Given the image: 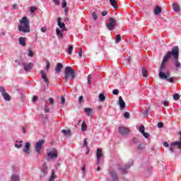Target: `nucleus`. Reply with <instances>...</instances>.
<instances>
[{
	"mask_svg": "<svg viewBox=\"0 0 181 181\" xmlns=\"http://www.w3.org/2000/svg\"><path fill=\"white\" fill-rule=\"evenodd\" d=\"M170 59V53H166V54L163 57V62L161 63L160 67V73H159V77L161 79L163 78H168V77H170V74H169V72H165L166 71V62H168Z\"/></svg>",
	"mask_w": 181,
	"mask_h": 181,
	"instance_id": "1",
	"label": "nucleus"
},
{
	"mask_svg": "<svg viewBox=\"0 0 181 181\" xmlns=\"http://www.w3.org/2000/svg\"><path fill=\"white\" fill-rule=\"evenodd\" d=\"M18 30L23 33H29L30 32V22L28 17L24 16L20 20Z\"/></svg>",
	"mask_w": 181,
	"mask_h": 181,
	"instance_id": "2",
	"label": "nucleus"
},
{
	"mask_svg": "<svg viewBox=\"0 0 181 181\" xmlns=\"http://www.w3.org/2000/svg\"><path fill=\"white\" fill-rule=\"evenodd\" d=\"M167 53H170V59H175V66L176 68V70H179V69H181V64L179 62V47L174 46L171 51H168Z\"/></svg>",
	"mask_w": 181,
	"mask_h": 181,
	"instance_id": "3",
	"label": "nucleus"
},
{
	"mask_svg": "<svg viewBox=\"0 0 181 181\" xmlns=\"http://www.w3.org/2000/svg\"><path fill=\"white\" fill-rule=\"evenodd\" d=\"M64 74L65 81H67V80H69V81H73V80H74V78L76 77V72L74 71V70H73V68H71V66H66L65 68Z\"/></svg>",
	"mask_w": 181,
	"mask_h": 181,
	"instance_id": "4",
	"label": "nucleus"
},
{
	"mask_svg": "<svg viewBox=\"0 0 181 181\" xmlns=\"http://www.w3.org/2000/svg\"><path fill=\"white\" fill-rule=\"evenodd\" d=\"M43 144H45V141L43 140H40L35 143V151L37 153V155H40L42 153Z\"/></svg>",
	"mask_w": 181,
	"mask_h": 181,
	"instance_id": "5",
	"label": "nucleus"
},
{
	"mask_svg": "<svg viewBox=\"0 0 181 181\" xmlns=\"http://www.w3.org/2000/svg\"><path fill=\"white\" fill-rule=\"evenodd\" d=\"M47 160H52V159H57L59 155L57 154V150L56 148H52L49 151L47 155Z\"/></svg>",
	"mask_w": 181,
	"mask_h": 181,
	"instance_id": "6",
	"label": "nucleus"
},
{
	"mask_svg": "<svg viewBox=\"0 0 181 181\" xmlns=\"http://www.w3.org/2000/svg\"><path fill=\"white\" fill-rule=\"evenodd\" d=\"M117 26V21L115 18H109V22L107 23V28L109 30H114Z\"/></svg>",
	"mask_w": 181,
	"mask_h": 181,
	"instance_id": "7",
	"label": "nucleus"
},
{
	"mask_svg": "<svg viewBox=\"0 0 181 181\" xmlns=\"http://www.w3.org/2000/svg\"><path fill=\"white\" fill-rule=\"evenodd\" d=\"M109 175L111 177V179H107V181H118L119 180V177H118V174H117V172H115V170H110L109 171Z\"/></svg>",
	"mask_w": 181,
	"mask_h": 181,
	"instance_id": "8",
	"label": "nucleus"
},
{
	"mask_svg": "<svg viewBox=\"0 0 181 181\" xmlns=\"http://www.w3.org/2000/svg\"><path fill=\"white\" fill-rule=\"evenodd\" d=\"M0 93H1V95L5 101H11V96L8 93H6V90H5V88H4V86H0Z\"/></svg>",
	"mask_w": 181,
	"mask_h": 181,
	"instance_id": "9",
	"label": "nucleus"
},
{
	"mask_svg": "<svg viewBox=\"0 0 181 181\" xmlns=\"http://www.w3.org/2000/svg\"><path fill=\"white\" fill-rule=\"evenodd\" d=\"M132 165H134V163L132 161H129L127 164H126V166L124 168L119 167L118 170H119V172L122 173V175H127V173H128L127 170H128V169H129V167L132 166Z\"/></svg>",
	"mask_w": 181,
	"mask_h": 181,
	"instance_id": "10",
	"label": "nucleus"
},
{
	"mask_svg": "<svg viewBox=\"0 0 181 181\" xmlns=\"http://www.w3.org/2000/svg\"><path fill=\"white\" fill-rule=\"evenodd\" d=\"M96 158V164L98 165H101V158H103V150H101L100 148H97Z\"/></svg>",
	"mask_w": 181,
	"mask_h": 181,
	"instance_id": "11",
	"label": "nucleus"
},
{
	"mask_svg": "<svg viewBox=\"0 0 181 181\" xmlns=\"http://www.w3.org/2000/svg\"><path fill=\"white\" fill-rule=\"evenodd\" d=\"M119 132L122 135H127L129 132V129L125 127H119Z\"/></svg>",
	"mask_w": 181,
	"mask_h": 181,
	"instance_id": "12",
	"label": "nucleus"
},
{
	"mask_svg": "<svg viewBox=\"0 0 181 181\" xmlns=\"http://www.w3.org/2000/svg\"><path fill=\"white\" fill-rule=\"evenodd\" d=\"M23 152H24V153H27V155L30 153V144L25 143V145L23 148Z\"/></svg>",
	"mask_w": 181,
	"mask_h": 181,
	"instance_id": "13",
	"label": "nucleus"
},
{
	"mask_svg": "<svg viewBox=\"0 0 181 181\" xmlns=\"http://www.w3.org/2000/svg\"><path fill=\"white\" fill-rule=\"evenodd\" d=\"M40 73H41V77L42 80L45 81V83H46V84L49 85V79L47 78L46 74H45V71L41 70Z\"/></svg>",
	"mask_w": 181,
	"mask_h": 181,
	"instance_id": "14",
	"label": "nucleus"
},
{
	"mask_svg": "<svg viewBox=\"0 0 181 181\" xmlns=\"http://www.w3.org/2000/svg\"><path fill=\"white\" fill-rule=\"evenodd\" d=\"M62 21V18H57L58 26H59V28L62 29V30H66V25L64 24V23H62V21Z\"/></svg>",
	"mask_w": 181,
	"mask_h": 181,
	"instance_id": "15",
	"label": "nucleus"
},
{
	"mask_svg": "<svg viewBox=\"0 0 181 181\" xmlns=\"http://www.w3.org/2000/svg\"><path fill=\"white\" fill-rule=\"evenodd\" d=\"M24 70L25 71H30L32 70V67H33V64L29 63V64H24Z\"/></svg>",
	"mask_w": 181,
	"mask_h": 181,
	"instance_id": "16",
	"label": "nucleus"
},
{
	"mask_svg": "<svg viewBox=\"0 0 181 181\" xmlns=\"http://www.w3.org/2000/svg\"><path fill=\"white\" fill-rule=\"evenodd\" d=\"M62 69H63V64H62L61 63H57L55 67V72L57 73V74H59V73L62 71Z\"/></svg>",
	"mask_w": 181,
	"mask_h": 181,
	"instance_id": "17",
	"label": "nucleus"
},
{
	"mask_svg": "<svg viewBox=\"0 0 181 181\" xmlns=\"http://www.w3.org/2000/svg\"><path fill=\"white\" fill-rule=\"evenodd\" d=\"M18 43L21 46L25 47L26 46V38L23 37H21L18 40Z\"/></svg>",
	"mask_w": 181,
	"mask_h": 181,
	"instance_id": "18",
	"label": "nucleus"
},
{
	"mask_svg": "<svg viewBox=\"0 0 181 181\" xmlns=\"http://www.w3.org/2000/svg\"><path fill=\"white\" fill-rule=\"evenodd\" d=\"M119 105L122 110V108H125V102L124 101V99H122V96L119 97Z\"/></svg>",
	"mask_w": 181,
	"mask_h": 181,
	"instance_id": "19",
	"label": "nucleus"
},
{
	"mask_svg": "<svg viewBox=\"0 0 181 181\" xmlns=\"http://www.w3.org/2000/svg\"><path fill=\"white\" fill-rule=\"evenodd\" d=\"M93 109L90 107H86L84 109V112L86 114V115H88V117H91V115H93Z\"/></svg>",
	"mask_w": 181,
	"mask_h": 181,
	"instance_id": "20",
	"label": "nucleus"
},
{
	"mask_svg": "<svg viewBox=\"0 0 181 181\" xmlns=\"http://www.w3.org/2000/svg\"><path fill=\"white\" fill-rule=\"evenodd\" d=\"M171 146H177L178 149L181 151V141H173L170 144Z\"/></svg>",
	"mask_w": 181,
	"mask_h": 181,
	"instance_id": "21",
	"label": "nucleus"
},
{
	"mask_svg": "<svg viewBox=\"0 0 181 181\" xmlns=\"http://www.w3.org/2000/svg\"><path fill=\"white\" fill-rule=\"evenodd\" d=\"M11 181H21V177L18 174H13L11 177Z\"/></svg>",
	"mask_w": 181,
	"mask_h": 181,
	"instance_id": "22",
	"label": "nucleus"
},
{
	"mask_svg": "<svg viewBox=\"0 0 181 181\" xmlns=\"http://www.w3.org/2000/svg\"><path fill=\"white\" fill-rule=\"evenodd\" d=\"M173 11H175V12H179L180 11V6H179V4L174 3L173 4Z\"/></svg>",
	"mask_w": 181,
	"mask_h": 181,
	"instance_id": "23",
	"label": "nucleus"
},
{
	"mask_svg": "<svg viewBox=\"0 0 181 181\" xmlns=\"http://www.w3.org/2000/svg\"><path fill=\"white\" fill-rule=\"evenodd\" d=\"M160 12H162V8L159 7V6H156L155 9H154V15H159V13H160Z\"/></svg>",
	"mask_w": 181,
	"mask_h": 181,
	"instance_id": "24",
	"label": "nucleus"
},
{
	"mask_svg": "<svg viewBox=\"0 0 181 181\" xmlns=\"http://www.w3.org/2000/svg\"><path fill=\"white\" fill-rule=\"evenodd\" d=\"M110 2L112 6L115 8V9H117V8H118V2H117L116 0H110Z\"/></svg>",
	"mask_w": 181,
	"mask_h": 181,
	"instance_id": "25",
	"label": "nucleus"
},
{
	"mask_svg": "<svg viewBox=\"0 0 181 181\" xmlns=\"http://www.w3.org/2000/svg\"><path fill=\"white\" fill-rule=\"evenodd\" d=\"M23 142V141H22V140L16 141L15 144L16 148H17L18 149H19V148H21Z\"/></svg>",
	"mask_w": 181,
	"mask_h": 181,
	"instance_id": "26",
	"label": "nucleus"
},
{
	"mask_svg": "<svg viewBox=\"0 0 181 181\" xmlns=\"http://www.w3.org/2000/svg\"><path fill=\"white\" fill-rule=\"evenodd\" d=\"M81 131L83 132H85V131H87V124H86V122H82V125H81Z\"/></svg>",
	"mask_w": 181,
	"mask_h": 181,
	"instance_id": "27",
	"label": "nucleus"
},
{
	"mask_svg": "<svg viewBox=\"0 0 181 181\" xmlns=\"http://www.w3.org/2000/svg\"><path fill=\"white\" fill-rule=\"evenodd\" d=\"M56 179V175H54V170H52V175L49 177V181H54V180Z\"/></svg>",
	"mask_w": 181,
	"mask_h": 181,
	"instance_id": "28",
	"label": "nucleus"
},
{
	"mask_svg": "<svg viewBox=\"0 0 181 181\" xmlns=\"http://www.w3.org/2000/svg\"><path fill=\"white\" fill-rule=\"evenodd\" d=\"M56 33L59 37H63V33L60 32V29H59V28H56Z\"/></svg>",
	"mask_w": 181,
	"mask_h": 181,
	"instance_id": "29",
	"label": "nucleus"
},
{
	"mask_svg": "<svg viewBox=\"0 0 181 181\" xmlns=\"http://www.w3.org/2000/svg\"><path fill=\"white\" fill-rule=\"evenodd\" d=\"M41 119L43 124H45V122H47V115H41Z\"/></svg>",
	"mask_w": 181,
	"mask_h": 181,
	"instance_id": "30",
	"label": "nucleus"
},
{
	"mask_svg": "<svg viewBox=\"0 0 181 181\" xmlns=\"http://www.w3.org/2000/svg\"><path fill=\"white\" fill-rule=\"evenodd\" d=\"M99 100L102 103H103V101H105V96L104 95V94H103V93L99 94Z\"/></svg>",
	"mask_w": 181,
	"mask_h": 181,
	"instance_id": "31",
	"label": "nucleus"
},
{
	"mask_svg": "<svg viewBox=\"0 0 181 181\" xmlns=\"http://www.w3.org/2000/svg\"><path fill=\"white\" fill-rule=\"evenodd\" d=\"M142 74L144 77H146L148 76V71L145 67H142Z\"/></svg>",
	"mask_w": 181,
	"mask_h": 181,
	"instance_id": "32",
	"label": "nucleus"
},
{
	"mask_svg": "<svg viewBox=\"0 0 181 181\" xmlns=\"http://www.w3.org/2000/svg\"><path fill=\"white\" fill-rule=\"evenodd\" d=\"M62 134L65 135V136H70V131H67L66 129H63L62 131Z\"/></svg>",
	"mask_w": 181,
	"mask_h": 181,
	"instance_id": "33",
	"label": "nucleus"
},
{
	"mask_svg": "<svg viewBox=\"0 0 181 181\" xmlns=\"http://www.w3.org/2000/svg\"><path fill=\"white\" fill-rule=\"evenodd\" d=\"M67 53L69 54H71L73 53V47L71 45H69L67 49Z\"/></svg>",
	"mask_w": 181,
	"mask_h": 181,
	"instance_id": "34",
	"label": "nucleus"
},
{
	"mask_svg": "<svg viewBox=\"0 0 181 181\" xmlns=\"http://www.w3.org/2000/svg\"><path fill=\"white\" fill-rule=\"evenodd\" d=\"M121 42V35H117L115 39V43H119Z\"/></svg>",
	"mask_w": 181,
	"mask_h": 181,
	"instance_id": "35",
	"label": "nucleus"
},
{
	"mask_svg": "<svg viewBox=\"0 0 181 181\" xmlns=\"http://www.w3.org/2000/svg\"><path fill=\"white\" fill-rule=\"evenodd\" d=\"M139 132L141 133V134H144L145 132V127L144 125H140L139 127Z\"/></svg>",
	"mask_w": 181,
	"mask_h": 181,
	"instance_id": "36",
	"label": "nucleus"
},
{
	"mask_svg": "<svg viewBox=\"0 0 181 181\" xmlns=\"http://www.w3.org/2000/svg\"><path fill=\"white\" fill-rule=\"evenodd\" d=\"M173 98H174V100L177 101V100H179L180 98V95H179V93H175L173 95Z\"/></svg>",
	"mask_w": 181,
	"mask_h": 181,
	"instance_id": "37",
	"label": "nucleus"
},
{
	"mask_svg": "<svg viewBox=\"0 0 181 181\" xmlns=\"http://www.w3.org/2000/svg\"><path fill=\"white\" fill-rule=\"evenodd\" d=\"M64 103H66V98H64V96L62 95L60 104H62V105H64Z\"/></svg>",
	"mask_w": 181,
	"mask_h": 181,
	"instance_id": "38",
	"label": "nucleus"
},
{
	"mask_svg": "<svg viewBox=\"0 0 181 181\" xmlns=\"http://www.w3.org/2000/svg\"><path fill=\"white\" fill-rule=\"evenodd\" d=\"M28 56L29 57H33V52L32 51L31 49H28Z\"/></svg>",
	"mask_w": 181,
	"mask_h": 181,
	"instance_id": "39",
	"label": "nucleus"
},
{
	"mask_svg": "<svg viewBox=\"0 0 181 181\" xmlns=\"http://www.w3.org/2000/svg\"><path fill=\"white\" fill-rule=\"evenodd\" d=\"M112 94H114V95H118V94H119V91L118 90V89H114L112 90Z\"/></svg>",
	"mask_w": 181,
	"mask_h": 181,
	"instance_id": "40",
	"label": "nucleus"
},
{
	"mask_svg": "<svg viewBox=\"0 0 181 181\" xmlns=\"http://www.w3.org/2000/svg\"><path fill=\"white\" fill-rule=\"evenodd\" d=\"M124 118H126L127 119H129V112H126L124 113Z\"/></svg>",
	"mask_w": 181,
	"mask_h": 181,
	"instance_id": "41",
	"label": "nucleus"
},
{
	"mask_svg": "<svg viewBox=\"0 0 181 181\" xmlns=\"http://www.w3.org/2000/svg\"><path fill=\"white\" fill-rule=\"evenodd\" d=\"M49 101L51 105H53V104H54V99H53V98H49Z\"/></svg>",
	"mask_w": 181,
	"mask_h": 181,
	"instance_id": "42",
	"label": "nucleus"
},
{
	"mask_svg": "<svg viewBox=\"0 0 181 181\" xmlns=\"http://www.w3.org/2000/svg\"><path fill=\"white\" fill-rule=\"evenodd\" d=\"M92 16H93V18L94 19V21H97V13H95V11H94L93 13H92Z\"/></svg>",
	"mask_w": 181,
	"mask_h": 181,
	"instance_id": "43",
	"label": "nucleus"
},
{
	"mask_svg": "<svg viewBox=\"0 0 181 181\" xmlns=\"http://www.w3.org/2000/svg\"><path fill=\"white\" fill-rule=\"evenodd\" d=\"M49 106H47V104L45 103V112H49Z\"/></svg>",
	"mask_w": 181,
	"mask_h": 181,
	"instance_id": "44",
	"label": "nucleus"
},
{
	"mask_svg": "<svg viewBox=\"0 0 181 181\" xmlns=\"http://www.w3.org/2000/svg\"><path fill=\"white\" fill-rule=\"evenodd\" d=\"M137 149H139V151H142V149H144V145L142 144H139L137 146Z\"/></svg>",
	"mask_w": 181,
	"mask_h": 181,
	"instance_id": "45",
	"label": "nucleus"
},
{
	"mask_svg": "<svg viewBox=\"0 0 181 181\" xmlns=\"http://www.w3.org/2000/svg\"><path fill=\"white\" fill-rule=\"evenodd\" d=\"M67 6V1L66 0L62 1V8H66Z\"/></svg>",
	"mask_w": 181,
	"mask_h": 181,
	"instance_id": "46",
	"label": "nucleus"
},
{
	"mask_svg": "<svg viewBox=\"0 0 181 181\" xmlns=\"http://www.w3.org/2000/svg\"><path fill=\"white\" fill-rule=\"evenodd\" d=\"M149 107H146L145 112H144V115H148V114H149Z\"/></svg>",
	"mask_w": 181,
	"mask_h": 181,
	"instance_id": "47",
	"label": "nucleus"
},
{
	"mask_svg": "<svg viewBox=\"0 0 181 181\" xmlns=\"http://www.w3.org/2000/svg\"><path fill=\"white\" fill-rule=\"evenodd\" d=\"M83 146H85L86 148H87V146H88V143L87 142V139H85L83 141Z\"/></svg>",
	"mask_w": 181,
	"mask_h": 181,
	"instance_id": "48",
	"label": "nucleus"
},
{
	"mask_svg": "<svg viewBox=\"0 0 181 181\" xmlns=\"http://www.w3.org/2000/svg\"><path fill=\"white\" fill-rule=\"evenodd\" d=\"M46 64V69L47 70H49V69H50V62L49 61H47Z\"/></svg>",
	"mask_w": 181,
	"mask_h": 181,
	"instance_id": "49",
	"label": "nucleus"
},
{
	"mask_svg": "<svg viewBox=\"0 0 181 181\" xmlns=\"http://www.w3.org/2000/svg\"><path fill=\"white\" fill-rule=\"evenodd\" d=\"M78 56L83 57V49L80 48L78 52Z\"/></svg>",
	"mask_w": 181,
	"mask_h": 181,
	"instance_id": "50",
	"label": "nucleus"
},
{
	"mask_svg": "<svg viewBox=\"0 0 181 181\" xmlns=\"http://www.w3.org/2000/svg\"><path fill=\"white\" fill-rule=\"evenodd\" d=\"M163 104L165 107H169V102L168 100L164 101Z\"/></svg>",
	"mask_w": 181,
	"mask_h": 181,
	"instance_id": "51",
	"label": "nucleus"
},
{
	"mask_svg": "<svg viewBox=\"0 0 181 181\" xmlns=\"http://www.w3.org/2000/svg\"><path fill=\"white\" fill-rule=\"evenodd\" d=\"M43 169L44 173H47V167L46 166V165H43Z\"/></svg>",
	"mask_w": 181,
	"mask_h": 181,
	"instance_id": "52",
	"label": "nucleus"
},
{
	"mask_svg": "<svg viewBox=\"0 0 181 181\" xmlns=\"http://www.w3.org/2000/svg\"><path fill=\"white\" fill-rule=\"evenodd\" d=\"M47 30V28L46 27H42L41 28V31L42 32V33H46Z\"/></svg>",
	"mask_w": 181,
	"mask_h": 181,
	"instance_id": "53",
	"label": "nucleus"
},
{
	"mask_svg": "<svg viewBox=\"0 0 181 181\" xmlns=\"http://www.w3.org/2000/svg\"><path fill=\"white\" fill-rule=\"evenodd\" d=\"M158 128H163V123L162 122H158Z\"/></svg>",
	"mask_w": 181,
	"mask_h": 181,
	"instance_id": "54",
	"label": "nucleus"
},
{
	"mask_svg": "<svg viewBox=\"0 0 181 181\" xmlns=\"http://www.w3.org/2000/svg\"><path fill=\"white\" fill-rule=\"evenodd\" d=\"M35 11H36V7H31L30 8V13H33L35 12Z\"/></svg>",
	"mask_w": 181,
	"mask_h": 181,
	"instance_id": "55",
	"label": "nucleus"
},
{
	"mask_svg": "<svg viewBox=\"0 0 181 181\" xmlns=\"http://www.w3.org/2000/svg\"><path fill=\"white\" fill-rule=\"evenodd\" d=\"M78 103H79V104H82V103H83V95H81L79 97Z\"/></svg>",
	"mask_w": 181,
	"mask_h": 181,
	"instance_id": "56",
	"label": "nucleus"
},
{
	"mask_svg": "<svg viewBox=\"0 0 181 181\" xmlns=\"http://www.w3.org/2000/svg\"><path fill=\"white\" fill-rule=\"evenodd\" d=\"M82 173H83V175H85V173H86V165H83L82 167Z\"/></svg>",
	"mask_w": 181,
	"mask_h": 181,
	"instance_id": "57",
	"label": "nucleus"
},
{
	"mask_svg": "<svg viewBox=\"0 0 181 181\" xmlns=\"http://www.w3.org/2000/svg\"><path fill=\"white\" fill-rule=\"evenodd\" d=\"M144 136L145 138H149V134L148 133H145V132L144 133H142Z\"/></svg>",
	"mask_w": 181,
	"mask_h": 181,
	"instance_id": "58",
	"label": "nucleus"
},
{
	"mask_svg": "<svg viewBox=\"0 0 181 181\" xmlns=\"http://www.w3.org/2000/svg\"><path fill=\"white\" fill-rule=\"evenodd\" d=\"M107 13H108V12L107 11H104L102 13V16H107Z\"/></svg>",
	"mask_w": 181,
	"mask_h": 181,
	"instance_id": "59",
	"label": "nucleus"
},
{
	"mask_svg": "<svg viewBox=\"0 0 181 181\" xmlns=\"http://www.w3.org/2000/svg\"><path fill=\"white\" fill-rule=\"evenodd\" d=\"M173 78H167V81H169V83H173Z\"/></svg>",
	"mask_w": 181,
	"mask_h": 181,
	"instance_id": "60",
	"label": "nucleus"
},
{
	"mask_svg": "<svg viewBox=\"0 0 181 181\" xmlns=\"http://www.w3.org/2000/svg\"><path fill=\"white\" fill-rule=\"evenodd\" d=\"M163 146H165V148H168V146H169V144H168L167 141H165V142L163 143Z\"/></svg>",
	"mask_w": 181,
	"mask_h": 181,
	"instance_id": "61",
	"label": "nucleus"
},
{
	"mask_svg": "<svg viewBox=\"0 0 181 181\" xmlns=\"http://www.w3.org/2000/svg\"><path fill=\"white\" fill-rule=\"evenodd\" d=\"M12 8L13 9H18V4H13Z\"/></svg>",
	"mask_w": 181,
	"mask_h": 181,
	"instance_id": "62",
	"label": "nucleus"
},
{
	"mask_svg": "<svg viewBox=\"0 0 181 181\" xmlns=\"http://www.w3.org/2000/svg\"><path fill=\"white\" fill-rule=\"evenodd\" d=\"M54 3L55 4V5H59V4H60V2L59 1V0H53Z\"/></svg>",
	"mask_w": 181,
	"mask_h": 181,
	"instance_id": "63",
	"label": "nucleus"
},
{
	"mask_svg": "<svg viewBox=\"0 0 181 181\" xmlns=\"http://www.w3.org/2000/svg\"><path fill=\"white\" fill-rule=\"evenodd\" d=\"M36 100H37V96H36V95L33 96V103H35V101H36Z\"/></svg>",
	"mask_w": 181,
	"mask_h": 181,
	"instance_id": "64",
	"label": "nucleus"
}]
</instances>
